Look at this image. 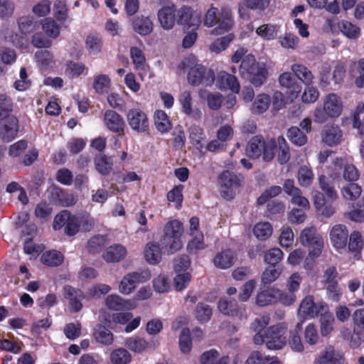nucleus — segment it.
Segmentation results:
<instances>
[{"instance_id":"nucleus-8","label":"nucleus","mask_w":364,"mask_h":364,"mask_svg":"<svg viewBox=\"0 0 364 364\" xmlns=\"http://www.w3.org/2000/svg\"><path fill=\"white\" fill-rule=\"evenodd\" d=\"M300 242L304 246L310 248L309 255L318 257L323 245L322 237L316 233L315 228L310 227L303 230L300 235Z\"/></svg>"},{"instance_id":"nucleus-16","label":"nucleus","mask_w":364,"mask_h":364,"mask_svg":"<svg viewBox=\"0 0 364 364\" xmlns=\"http://www.w3.org/2000/svg\"><path fill=\"white\" fill-rule=\"evenodd\" d=\"M106 306L112 311L132 310L136 308V305L132 300L124 299L117 294H110L105 299Z\"/></svg>"},{"instance_id":"nucleus-35","label":"nucleus","mask_w":364,"mask_h":364,"mask_svg":"<svg viewBox=\"0 0 364 364\" xmlns=\"http://www.w3.org/2000/svg\"><path fill=\"white\" fill-rule=\"evenodd\" d=\"M184 229L183 223L178 220H171L164 227V235L182 238Z\"/></svg>"},{"instance_id":"nucleus-24","label":"nucleus","mask_w":364,"mask_h":364,"mask_svg":"<svg viewBox=\"0 0 364 364\" xmlns=\"http://www.w3.org/2000/svg\"><path fill=\"white\" fill-rule=\"evenodd\" d=\"M314 364H343L341 355H336L333 346H328L314 360Z\"/></svg>"},{"instance_id":"nucleus-64","label":"nucleus","mask_w":364,"mask_h":364,"mask_svg":"<svg viewBox=\"0 0 364 364\" xmlns=\"http://www.w3.org/2000/svg\"><path fill=\"white\" fill-rule=\"evenodd\" d=\"M63 332L67 338L75 340L81 335V324L80 323H70L65 325Z\"/></svg>"},{"instance_id":"nucleus-28","label":"nucleus","mask_w":364,"mask_h":364,"mask_svg":"<svg viewBox=\"0 0 364 364\" xmlns=\"http://www.w3.org/2000/svg\"><path fill=\"white\" fill-rule=\"evenodd\" d=\"M131 58L135 65V68L139 72L141 79L144 80V75L146 73V59L142 50L136 47H132L130 49Z\"/></svg>"},{"instance_id":"nucleus-36","label":"nucleus","mask_w":364,"mask_h":364,"mask_svg":"<svg viewBox=\"0 0 364 364\" xmlns=\"http://www.w3.org/2000/svg\"><path fill=\"white\" fill-rule=\"evenodd\" d=\"M145 258L151 264H158L161 259L160 246L157 242H149L145 249Z\"/></svg>"},{"instance_id":"nucleus-15","label":"nucleus","mask_w":364,"mask_h":364,"mask_svg":"<svg viewBox=\"0 0 364 364\" xmlns=\"http://www.w3.org/2000/svg\"><path fill=\"white\" fill-rule=\"evenodd\" d=\"M63 296L69 301V306L72 311L78 312L82 309V301L85 298L82 291L67 285L63 288Z\"/></svg>"},{"instance_id":"nucleus-23","label":"nucleus","mask_w":364,"mask_h":364,"mask_svg":"<svg viewBox=\"0 0 364 364\" xmlns=\"http://www.w3.org/2000/svg\"><path fill=\"white\" fill-rule=\"evenodd\" d=\"M236 254L231 250H225L218 252L213 259L214 265L220 269L230 268L235 262Z\"/></svg>"},{"instance_id":"nucleus-19","label":"nucleus","mask_w":364,"mask_h":364,"mask_svg":"<svg viewBox=\"0 0 364 364\" xmlns=\"http://www.w3.org/2000/svg\"><path fill=\"white\" fill-rule=\"evenodd\" d=\"M176 8L174 5L163 6L158 11V19L163 28L171 29L176 22Z\"/></svg>"},{"instance_id":"nucleus-4","label":"nucleus","mask_w":364,"mask_h":364,"mask_svg":"<svg viewBox=\"0 0 364 364\" xmlns=\"http://www.w3.org/2000/svg\"><path fill=\"white\" fill-rule=\"evenodd\" d=\"M242 181L240 176L232 171H223L218 177V189L221 197L225 200H231L236 195L242 186Z\"/></svg>"},{"instance_id":"nucleus-30","label":"nucleus","mask_w":364,"mask_h":364,"mask_svg":"<svg viewBox=\"0 0 364 364\" xmlns=\"http://www.w3.org/2000/svg\"><path fill=\"white\" fill-rule=\"evenodd\" d=\"M127 255L126 248L122 245H114L108 247L103 254V258L107 262H117Z\"/></svg>"},{"instance_id":"nucleus-10","label":"nucleus","mask_w":364,"mask_h":364,"mask_svg":"<svg viewBox=\"0 0 364 364\" xmlns=\"http://www.w3.org/2000/svg\"><path fill=\"white\" fill-rule=\"evenodd\" d=\"M129 127L138 133H144L149 129V119L146 114L139 108L131 109L127 114Z\"/></svg>"},{"instance_id":"nucleus-18","label":"nucleus","mask_w":364,"mask_h":364,"mask_svg":"<svg viewBox=\"0 0 364 364\" xmlns=\"http://www.w3.org/2000/svg\"><path fill=\"white\" fill-rule=\"evenodd\" d=\"M322 141L330 146L339 144L343 138V132L338 125H327L321 132Z\"/></svg>"},{"instance_id":"nucleus-54","label":"nucleus","mask_w":364,"mask_h":364,"mask_svg":"<svg viewBox=\"0 0 364 364\" xmlns=\"http://www.w3.org/2000/svg\"><path fill=\"white\" fill-rule=\"evenodd\" d=\"M110 82V79L107 75H99L95 77L92 87L96 92L102 94L108 91Z\"/></svg>"},{"instance_id":"nucleus-32","label":"nucleus","mask_w":364,"mask_h":364,"mask_svg":"<svg viewBox=\"0 0 364 364\" xmlns=\"http://www.w3.org/2000/svg\"><path fill=\"white\" fill-rule=\"evenodd\" d=\"M133 29L141 36H146L153 31V23L149 17L140 16L134 18Z\"/></svg>"},{"instance_id":"nucleus-53","label":"nucleus","mask_w":364,"mask_h":364,"mask_svg":"<svg viewBox=\"0 0 364 364\" xmlns=\"http://www.w3.org/2000/svg\"><path fill=\"white\" fill-rule=\"evenodd\" d=\"M297 178L301 186H309L314 180V173L312 170L306 166H301L299 169Z\"/></svg>"},{"instance_id":"nucleus-26","label":"nucleus","mask_w":364,"mask_h":364,"mask_svg":"<svg viewBox=\"0 0 364 364\" xmlns=\"http://www.w3.org/2000/svg\"><path fill=\"white\" fill-rule=\"evenodd\" d=\"M270 0H243L238 4V13L245 18L247 16V9L264 10L269 4Z\"/></svg>"},{"instance_id":"nucleus-44","label":"nucleus","mask_w":364,"mask_h":364,"mask_svg":"<svg viewBox=\"0 0 364 364\" xmlns=\"http://www.w3.org/2000/svg\"><path fill=\"white\" fill-rule=\"evenodd\" d=\"M187 245V251L190 254H196L198 251L204 250L206 247L204 237L201 232H197Z\"/></svg>"},{"instance_id":"nucleus-60","label":"nucleus","mask_w":364,"mask_h":364,"mask_svg":"<svg viewBox=\"0 0 364 364\" xmlns=\"http://www.w3.org/2000/svg\"><path fill=\"white\" fill-rule=\"evenodd\" d=\"M37 23L34 21L33 17L30 16L21 17L18 21L19 29L24 34L33 32Z\"/></svg>"},{"instance_id":"nucleus-33","label":"nucleus","mask_w":364,"mask_h":364,"mask_svg":"<svg viewBox=\"0 0 364 364\" xmlns=\"http://www.w3.org/2000/svg\"><path fill=\"white\" fill-rule=\"evenodd\" d=\"M161 245L168 255H173L183 247V242L182 238L163 235Z\"/></svg>"},{"instance_id":"nucleus-5","label":"nucleus","mask_w":364,"mask_h":364,"mask_svg":"<svg viewBox=\"0 0 364 364\" xmlns=\"http://www.w3.org/2000/svg\"><path fill=\"white\" fill-rule=\"evenodd\" d=\"M286 333L287 326L284 323L270 326L264 331V343L270 350L282 349L287 343Z\"/></svg>"},{"instance_id":"nucleus-63","label":"nucleus","mask_w":364,"mask_h":364,"mask_svg":"<svg viewBox=\"0 0 364 364\" xmlns=\"http://www.w3.org/2000/svg\"><path fill=\"white\" fill-rule=\"evenodd\" d=\"M51 1L50 0H41L33 6V13L38 17L47 16L50 12Z\"/></svg>"},{"instance_id":"nucleus-3","label":"nucleus","mask_w":364,"mask_h":364,"mask_svg":"<svg viewBox=\"0 0 364 364\" xmlns=\"http://www.w3.org/2000/svg\"><path fill=\"white\" fill-rule=\"evenodd\" d=\"M343 107L341 97L335 93H329L325 96L323 106L316 107L314 109V121L318 124H323L329 118H337L341 114Z\"/></svg>"},{"instance_id":"nucleus-50","label":"nucleus","mask_w":364,"mask_h":364,"mask_svg":"<svg viewBox=\"0 0 364 364\" xmlns=\"http://www.w3.org/2000/svg\"><path fill=\"white\" fill-rule=\"evenodd\" d=\"M131 359V354L124 348L115 349L110 355V360L114 364H127Z\"/></svg>"},{"instance_id":"nucleus-45","label":"nucleus","mask_w":364,"mask_h":364,"mask_svg":"<svg viewBox=\"0 0 364 364\" xmlns=\"http://www.w3.org/2000/svg\"><path fill=\"white\" fill-rule=\"evenodd\" d=\"M287 137L295 145L303 146L307 142V136L297 127H291L287 131Z\"/></svg>"},{"instance_id":"nucleus-11","label":"nucleus","mask_w":364,"mask_h":364,"mask_svg":"<svg viewBox=\"0 0 364 364\" xmlns=\"http://www.w3.org/2000/svg\"><path fill=\"white\" fill-rule=\"evenodd\" d=\"M218 307L219 311L224 315L237 317L240 320H246L247 318L245 306H238L235 300L221 299L218 302Z\"/></svg>"},{"instance_id":"nucleus-40","label":"nucleus","mask_w":364,"mask_h":364,"mask_svg":"<svg viewBox=\"0 0 364 364\" xmlns=\"http://www.w3.org/2000/svg\"><path fill=\"white\" fill-rule=\"evenodd\" d=\"M42 30L46 35L52 38H56L60 34V26L52 18H46L41 21Z\"/></svg>"},{"instance_id":"nucleus-57","label":"nucleus","mask_w":364,"mask_h":364,"mask_svg":"<svg viewBox=\"0 0 364 364\" xmlns=\"http://www.w3.org/2000/svg\"><path fill=\"white\" fill-rule=\"evenodd\" d=\"M13 110L11 99L6 94L0 95V119H4Z\"/></svg>"},{"instance_id":"nucleus-62","label":"nucleus","mask_w":364,"mask_h":364,"mask_svg":"<svg viewBox=\"0 0 364 364\" xmlns=\"http://www.w3.org/2000/svg\"><path fill=\"white\" fill-rule=\"evenodd\" d=\"M220 12L216 7H210L206 11L204 18L203 25L206 27H213L218 21Z\"/></svg>"},{"instance_id":"nucleus-1","label":"nucleus","mask_w":364,"mask_h":364,"mask_svg":"<svg viewBox=\"0 0 364 364\" xmlns=\"http://www.w3.org/2000/svg\"><path fill=\"white\" fill-rule=\"evenodd\" d=\"M245 151L250 158L262 156L263 159H273L276 156L278 159H289V146L283 136L265 141L262 136H255L248 141Z\"/></svg>"},{"instance_id":"nucleus-38","label":"nucleus","mask_w":364,"mask_h":364,"mask_svg":"<svg viewBox=\"0 0 364 364\" xmlns=\"http://www.w3.org/2000/svg\"><path fill=\"white\" fill-rule=\"evenodd\" d=\"M93 336L97 342L105 345H110L113 342L112 333L102 324L96 326Z\"/></svg>"},{"instance_id":"nucleus-6","label":"nucleus","mask_w":364,"mask_h":364,"mask_svg":"<svg viewBox=\"0 0 364 364\" xmlns=\"http://www.w3.org/2000/svg\"><path fill=\"white\" fill-rule=\"evenodd\" d=\"M53 227L55 230L65 227L66 235H75L79 231L80 218L72 215L68 210H63L55 215Z\"/></svg>"},{"instance_id":"nucleus-20","label":"nucleus","mask_w":364,"mask_h":364,"mask_svg":"<svg viewBox=\"0 0 364 364\" xmlns=\"http://www.w3.org/2000/svg\"><path fill=\"white\" fill-rule=\"evenodd\" d=\"M348 237V232L345 225H336L332 228L330 238L336 249L340 250L345 248L347 244Z\"/></svg>"},{"instance_id":"nucleus-12","label":"nucleus","mask_w":364,"mask_h":364,"mask_svg":"<svg viewBox=\"0 0 364 364\" xmlns=\"http://www.w3.org/2000/svg\"><path fill=\"white\" fill-rule=\"evenodd\" d=\"M188 80L193 86L199 85L203 82L210 85L214 81V75L210 70L206 73L203 66L196 65L188 71Z\"/></svg>"},{"instance_id":"nucleus-17","label":"nucleus","mask_w":364,"mask_h":364,"mask_svg":"<svg viewBox=\"0 0 364 364\" xmlns=\"http://www.w3.org/2000/svg\"><path fill=\"white\" fill-rule=\"evenodd\" d=\"M216 85L220 90H230L237 94L240 90V85L237 77L225 71H221L218 74Z\"/></svg>"},{"instance_id":"nucleus-41","label":"nucleus","mask_w":364,"mask_h":364,"mask_svg":"<svg viewBox=\"0 0 364 364\" xmlns=\"http://www.w3.org/2000/svg\"><path fill=\"white\" fill-rule=\"evenodd\" d=\"M338 28L341 33L349 39H357L360 35V28L348 21H340Z\"/></svg>"},{"instance_id":"nucleus-14","label":"nucleus","mask_w":364,"mask_h":364,"mask_svg":"<svg viewBox=\"0 0 364 364\" xmlns=\"http://www.w3.org/2000/svg\"><path fill=\"white\" fill-rule=\"evenodd\" d=\"M217 23H218V26L212 31L213 35H221L232 29L234 26V20L230 7L225 6L221 8Z\"/></svg>"},{"instance_id":"nucleus-31","label":"nucleus","mask_w":364,"mask_h":364,"mask_svg":"<svg viewBox=\"0 0 364 364\" xmlns=\"http://www.w3.org/2000/svg\"><path fill=\"white\" fill-rule=\"evenodd\" d=\"M270 103L271 98L269 95L264 93L259 94L253 101L250 110L255 114H263L268 109Z\"/></svg>"},{"instance_id":"nucleus-21","label":"nucleus","mask_w":364,"mask_h":364,"mask_svg":"<svg viewBox=\"0 0 364 364\" xmlns=\"http://www.w3.org/2000/svg\"><path fill=\"white\" fill-rule=\"evenodd\" d=\"M270 318L267 315H264L256 318L251 323L250 328L255 332L253 341L256 345H262L264 343V329L269 324Z\"/></svg>"},{"instance_id":"nucleus-51","label":"nucleus","mask_w":364,"mask_h":364,"mask_svg":"<svg viewBox=\"0 0 364 364\" xmlns=\"http://www.w3.org/2000/svg\"><path fill=\"white\" fill-rule=\"evenodd\" d=\"M278 28L277 25L263 24L257 28L256 33L263 39L269 41L276 37Z\"/></svg>"},{"instance_id":"nucleus-13","label":"nucleus","mask_w":364,"mask_h":364,"mask_svg":"<svg viewBox=\"0 0 364 364\" xmlns=\"http://www.w3.org/2000/svg\"><path fill=\"white\" fill-rule=\"evenodd\" d=\"M103 121L106 127L119 135L124 134V121L123 117L114 110H106Z\"/></svg>"},{"instance_id":"nucleus-2","label":"nucleus","mask_w":364,"mask_h":364,"mask_svg":"<svg viewBox=\"0 0 364 364\" xmlns=\"http://www.w3.org/2000/svg\"><path fill=\"white\" fill-rule=\"evenodd\" d=\"M240 73L255 87H261L267 80L268 70L264 63L257 62L254 55H247L242 60Z\"/></svg>"},{"instance_id":"nucleus-52","label":"nucleus","mask_w":364,"mask_h":364,"mask_svg":"<svg viewBox=\"0 0 364 364\" xmlns=\"http://www.w3.org/2000/svg\"><path fill=\"white\" fill-rule=\"evenodd\" d=\"M125 344L129 350L136 353L142 352L148 346L146 341L138 336L127 338L125 341Z\"/></svg>"},{"instance_id":"nucleus-43","label":"nucleus","mask_w":364,"mask_h":364,"mask_svg":"<svg viewBox=\"0 0 364 364\" xmlns=\"http://www.w3.org/2000/svg\"><path fill=\"white\" fill-rule=\"evenodd\" d=\"M350 73L355 77V83L358 87H364V59L355 62L351 65Z\"/></svg>"},{"instance_id":"nucleus-37","label":"nucleus","mask_w":364,"mask_h":364,"mask_svg":"<svg viewBox=\"0 0 364 364\" xmlns=\"http://www.w3.org/2000/svg\"><path fill=\"white\" fill-rule=\"evenodd\" d=\"M188 132L191 143L197 149H202V141L205 139L203 129L198 125L193 124L188 128Z\"/></svg>"},{"instance_id":"nucleus-56","label":"nucleus","mask_w":364,"mask_h":364,"mask_svg":"<svg viewBox=\"0 0 364 364\" xmlns=\"http://www.w3.org/2000/svg\"><path fill=\"white\" fill-rule=\"evenodd\" d=\"M364 245L361 234L358 231H353L349 237L348 250L350 252H360Z\"/></svg>"},{"instance_id":"nucleus-48","label":"nucleus","mask_w":364,"mask_h":364,"mask_svg":"<svg viewBox=\"0 0 364 364\" xmlns=\"http://www.w3.org/2000/svg\"><path fill=\"white\" fill-rule=\"evenodd\" d=\"M362 188L357 183H351L343 186L341 193L343 198L348 200H355L360 196Z\"/></svg>"},{"instance_id":"nucleus-61","label":"nucleus","mask_w":364,"mask_h":364,"mask_svg":"<svg viewBox=\"0 0 364 364\" xmlns=\"http://www.w3.org/2000/svg\"><path fill=\"white\" fill-rule=\"evenodd\" d=\"M319 336L316 326L313 324H309L304 331V339L306 343L310 346L316 345L318 343Z\"/></svg>"},{"instance_id":"nucleus-59","label":"nucleus","mask_w":364,"mask_h":364,"mask_svg":"<svg viewBox=\"0 0 364 364\" xmlns=\"http://www.w3.org/2000/svg\"><path fill=\"white\" fill-rule=\"evenodd\" d=\"M353 332L359 333L364 331V309L355 310L353 315Z\"/></svg>"},{"instance_id":"nucleus-25","label":"nucleus","mask_w":364,"mask_h":364,"mask_svg":"<svg viewBox=\"0 0 364 364\" xmlns=\"http://www.w3.org/2000/svg\"><path fill=\"white\" fill-rule=\"evenodd\" d=\"M179 102L182 107V111L188 116L195 119H200L202 112L199 109H192V97L189 91L183 92L179 96Z\"/></svg>"},{"instance_id":"nucleus-47","label":"nucleus","mask_w":364,"mask_h":364,"mask_svg":"<svg viewBox=\"0 0 364 364\" xmlns=\"http://www.w3.org/2000/svg\"><path fill=\"white\" fill-rule=\"evenodd\" d=\"M255 237L260 240H265L272 235V227L268 222L258 223L253 229Z\"/></svg>"},{"instance_id":"nucleus-34","label":"nucleus","mask_w":364,"mask_h":364,"mask_svg":"<svg viewBox=\"0 0 364 364\" xmlns=\"http://www.w3.org/2000/svg\"><path fill=\"white\" fill-rule=\"evenodd\" d=\"M5 119L4 138L10 141L16 136L18 130V122L16 117L10 114Z\"/></svg>"},{"instance_id":"nucleus-27","label":"nucleus","mask_w":364,"mask_h":364,"mask_svg":"<svg viewBox=\"0 0 364 364\" xmlns=\"http://www.w3.org/2000/svg\"><path fill=\"white\" fill-rule=\"evenodd\" d=\"M280 295L279 289H269L259 292L256 297V304L259 306H266L278 302Z\"/></svg>"},{"instance_id":"nucleus-58","label":"nucleus","mask_w":364,"mask_h":364,"mask_svg":"<svg viewBox=\"0 0 364 364\" xmlns=\"http://www.w3.org/2000/svg\"><path fill=\"white\" fill-rule=\"evenodd\" d=\"M196 317L200 322H207L212 316V309L205 304L199 303L196 308Z\"/></svg>"},{"instance_id":"nucleus-39","label":"nucleus","mask_w":364,"mask_h":364,"mask_svg":"<svg viewBox=\"0 0 364 364\" xmlns=\"http://www.w3.org/2000/svg\"><path fill=\"white\" fill-rule=\"evenodd\" d=\"M321 316V333L323 336L330 334L333 329L334 316L328 311V309L324 311Z\"/></svg>"},{"instance_id":"nucleus-22","label":"nucleus","mask_w":364,"mask_h":364,"mask_svg":"<svg viewBox=\"0 0 364 364\" xmlns=\"http://www.w3.org/2000/svg\"><path fill=\"white\" fill-rule=\"evenodd\" d=\"M279 85L287 89L289 92L297 97L301 91V85L295 78L294 75L289 72L281 74L278 79Z\"/></svg>"},{"instance_id":"nucleus-7","label":"nucleus","mask_w":364,"mask_h":364,"mask_svg":"<svg viewBox=\"0 0 364 364\" xmlns=\"http://www.w3.org/2000/svg\"><path fill=\"white\" fill-rule=\"evenodd\" d=\"M150 278L151 274L148 270L129 272L122 278L119 285V291L123 294L129 295L138 284L146 282Z\"/></svg>"},{"instance_id":"nucleus-29","label":"nucleus","mask_w":364,"mask_h":364,"mask_svg":"<svg viewBox=\"0 0 364 364\" xmlns=\"http://www.w3.org/2000/svg\"><path fill=\"white\" fill-rule=\"evenodd\" d=\"M291 70L305 85L309 86L313 83L314 76L312 72L305 65L295 63L291 65Z\"/></svg>"},{"instance_id":"nucleus-9","label":"nucleus","mask_w":364,"mask_h":364,"mask_svg":"<svg viewBox=\"0 0 364 364\" xmlns=\"http://www.w3.org/2000/svg\"><path fill=\"white\" fill-rule=\"evenodd\" d=\"M328 305L323 301L315 303L312 296H306L301 302L299 314L304 317L316 318L328 309Z\"/></svg>"},{"instance_id":"nucleus-42","label":"nucleus","mask_w":364,"mask_h":364,"mask_svg":"<svg viewBox=\"0 0 364 364\" xmlns=\"http://www.w3.org/2000/svg\"><path fill=\"white\" fill-rule=\"evenodd\" d=\"M64 257L63 254L56 250H51L44 252L41 256V262L50 267H55L60 265L63 261Z\"/></svg>"},{"instance_id":"nucleus-49","label":"nucleus","mask_w":364,"mask_h":364,"mask_svg":"<svg viewBox=\"0 0 364 364\" xmlns=\"http://www.w3.org/2000/svg\"><path fill=\"white\" fill-rule=\"evenodd\" d=\"M235 38L233 33H229L225 36L216 39L210 46V50L211 52L219 53L225 50L230 43Z\"/></svg>"},{"instance_id":"nucleus-55","label":"nucleus","mask_w":364,"mask_h":364,"mask_svg":"<svg viewBox=\"0 0 364 364\" xmlns=\"http://www.w3.org/2000/svg\"><path fill=\"white\" fill-rule=\"evenodd\" d=\"M183 185L175 186L170 191L167 193V200L169 202L174 203L175 207L179 209L182 205L183 202Z\"/></svg>"},{"instance_id":"nucleus-46","label":"nucleus","mask_w":364,"mask_h":364,"mask_svg":"<svg viewBox=\"0 0 364 364\" xmlns=\"http://www.w3.org/2000/svg\"><path fill=\"white\" fill-rule=\"evenodd\" d=\"M154 123L156 129L164 133L171 129V123L167 114L163 110H157L154 114Z\"/></svg>"}]
</instances>
